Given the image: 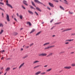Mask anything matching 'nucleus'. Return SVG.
<instances>
[{"label":"nucleus","instance_id":"1","mask_svg":"<svg viewBox=\"0 0 75 75\" xmlns=\"http://www.w3.org/2000/svg\"><path fill=\"white\" fill-rule=\"evenodd\" d=\"M47 53H42V54H39V57H45V56H47Z\"/></svg>","mask_w":75,"mask_h":75},{"label":"nucleus","instance_id":"2","mask_svg":"<svg viewBox=\"0 0 75 75\" xmlns=\"http://www.w3.org/2000/svg\"><path fill=\"white\" fill-rule=\"evenodd\" d=\"M6 5L8 6V7H10L11 8H13V7L11 5H10V4H8V0H7L6 1Z\"/></svg>","mask_w":75,"mask_h":75},{"label":"nucleus","instance_id":"3","mask_svg":"<svg viewBox=\"0 0 75 75\" xmlns=\"http://www.w3.org/2000/svg\"><path fill=\"white\" fill-rule=\"evenodd\" d=\"M55 47V45H54L51 46H48L47 47L45 48V50H48V49H50V48H53V47Z\"/></svg>","mask_w":75,"mask_h":75},{"label":"nucleus","instance_id":"4","mask_svg":"<svg viewBox=\"0 0 75 75\" xmlns=\"http://www.w3.org/2000/svg\"><path fill=\"white\" fill-rule=\"evenodd\" d=\"M72 28H67L66 29H65L62 32H65V31H70V30H72Z\"/></svg>","mask_w":75,"mask_h":75},{"label":"nucleus","instance_id":"5","mask_svg":"<svg viewBox=\"0 0 75 75\" xmlns=\"http://www.w3.org/2000/svg\"><path fill=\"white\" fill-rule=\"evenodd\" d=\"M34 1L35 2V3H38V4H43L40 1H39L38 0H34Z\"/></svg>","mask_w":75,"mask_h":75},{"label":"nucleus","instance_id":"6","mask_svg":"<svg viewBox=\"0 0 75 75\" xmlns=\"http://www.w3.org/2000/svg\"><path fill=\"white\" fill-rule=\"evenodd\" d=\"M7 16H6V19L8 21V22H10V17H9V16L8 15V14H6Z\"/></svg>","mask_w":75,"mask_h":75},{"label":"nucleus","instance_id":"7","mask_svg":"<svg viewBox=\"0 0 75 75\" xmlns=\"http://www.w3.org/2000/svg\"><path fill=\"white\" fill-rule=\"evenodd\" d=\"M72 67L71 66H68V67H64L65 69H71Z\"/></svg>","mask_w":75,"mask_h":75},{"label":"nucleus","instance_id":"8","mask_svg":"<svg viewBox=\"0 0 75 75\" xmlns=\"http://www.w3.org/2000/svg\"><path fill=\"white\" fill-rule=\"evenodd\" d=\"M49 5L52 7H54V5L53 4L49 2Z\"/></svg>","mask_w":75,"mask_h":75},{"label":"nucleus","instance_id":"9","mask_svg":"<svg viewBox=\"0 0 75 75\" xmlns=\"http://www.w3.org/2000/svg\"><path fill=\"white\" fill-rule=\"evenodd\" d=\"M27 1L25 0H24L23 1V3H24V4H25L26 6H28V4H27Z\"/></svg>","mask_w":75,"mask_h":75},{"label":"nucleus","instance_id":"10","mask_svg":"<svg viewBox=\"0 0 75 75\" xmlns=\"http://www.w3.org/2000/svg\"><path fill=\"white\" fill-rule=\"evenodd\" d=\"M24 64H25L24 63H23L21 64L19 67V69H20L21 68V67H23V66H24Z\"/></svg>","mask_w":75,"mask_h":75},{"label":"nucleus","instance_id":"11","mask_svg":"<svg viewBox=\"0 0 75 75\" xmlns=\"http://www.w3.org/2000/svg\"><path fill=\"white\" fill-rule=\"evenodd\" d=\"M50 44V42H48L47 43H45L43 45V46H45L46 45H49Z\"/></svg>","mask_w":75,"mask_h":75},{"label":"nucleus","instance_id":"12","mask_svg":"<svg viewBox=\"0 0 75 75\" xmlns=\"http://www.w3.org/2000/svg\"><path fill=\"white\" fill-rule=\"evenodd\" d=\"M53 54H54V53H52L47 55V57H51V56H52V55H53Z\"/></svg>","mask_w":75,"mask_h":75},{"label":"nucleus","instance_id":"13","mask_svg":"<svg viewBox=\"0 0 75 75\" xmlns=\"http://www.w3.org/2000/svg\"><path fill=\"white\" fill-rule=\"evenodd\" d=\"M74 39H70V40H65L66 42H67V41H69L71 42V41H74Z\"/></svg>","mask_w":75,"mask_h":75},{"label":"nucleus","instance_id":"14","mask_svg":"<svg viewBox=\"0 0 75 75\" xmlns=\"http://www.w3.org/2000/svg\"><path fill=\"white\" fill-rule=\"evenodd\" d=\"M31 2L32 3V4L33 6L35 7H36V6H35V3H34V2L33 1H31Z\"/></svg>","mask_w":75,"mask_h":75},{"label":"nucleus","instance_id":"15","mask_svg":"<svg viewBox=\"0 0 75 75\" xmlns=\"http://www.w3.org/2000/svg\"><path fill=\"white\" fill-rule=\"evenodd\" d=\"M36 9L37 10H38V11H40V12H41V10L40 9V8L38 7H36Z\"/></svg>","mask_w":75,"mask_h":75},{"label":"nucleus","instance_id":"16","mask_svg":"<svg viewBox=\"0 0 75 75\" xmlns=\"http://www.w3.org/2000/svg\"><path fill=\"white\" fill-rule=\"evenodd\" d=\"M40 61H38V60H36L35 61H34L33 62V64H36V63H38Z\"/></svg>","mask_w":75,"mask_h":75},{"label":"nucleus","instance_id":"17","mask_svg":"<svg viewBox=\"0 0 75 75\" xmlns=\"http://www.w3.org/2000/svg\"><path fill=\"white\" fill-rule=\"evenodd\" d=\"M41 71H39L36 72L35 74V75H39V74H40L41 73Z\"/></svg>","mask_w":75,"mask_h":75},{"label":"nucleus","instance_id":"18","mask_svg":"<svg viewBox=\"0 0 75 75\" xmlns=\"http://www.w3.org/2000/svg\"><path fill=\"white\" fill-rule=\"evenodd\" d=\"M28 12H29V13H30V14H32V15H33V14H34V13H33V12L31 11L28 10Z\"/></svg>","mask_w":75,"mask_h":75},{"label":"nucleus","instance_id":"19","mask_svg":"<svg viewBox=\"0 0 75 75\" xmlns=\"http://www.w3.org/2000/svg\"><path fill=\"white\" fill-rule=\"evenodd\" d=\"M17 34H18V33L16 32H14L13 33V35H17Z\"/></svg>","mask_w":75,"mask_h":75},{"label":"nucleus","instance_id":"20","mask_svg":"<svg viewBox=\"0 0 75 75\" xmlns=\"http://www.w3.org/2000/svg\"><path fill=\"white\" fill-rule=\"evenodd\" d=\"M27 24H28V25L29 24V25H30V26H31V23L30 22H27Z\"/></svg>","mask_w":75,"mask_h":75},{"label":"nucleus","instance_id":"21","mask_svg":"<svg viewBox=\"0 0 75 75\" xmlns=\"http://www.w3.org/2000/svg\"><path fill=\"white\" fill-rule=\"evenodd\" d=\"M10 69V68L8 67L6 68V71H8Z\"/></svg>","mask_w":75,"mask_h":75},{"label":"nucleus","instance_id":"22","mask_svg":"<svg viewBox=\"0 0 75 75\" xmlns=\"http://www.w3.org/2000/svg\"><path fill=\"white\" fill-rule=\"evenodd\" d=\"M64 0L65 1L64 2V3L65 4H68V1H67L66 0Z\"/></svg>","mask_w":75,"mask_h":75},{"label":"nucleus","instance_id":"23","mask_svg":"<svg viewBox=\"0 0 75 75\" xmlns=\"http://www.w3.org/2000/svg\"><path fill=\"white\" fill-rule=\"evenodd\" d=\"M40 66H41V65H39L38 66H35V67H34V69H35V68H38V67H40Z\"/></svg>","mask_w":75,"mask_h":75},{"label":"nucleus","instance_id":"24","mask_svg":"<svg viewBox=\"0 0 75 75\" xmlns=\"http://www.w3.org/2000/svg\"><path fill=\"white\" fill-rule=\"evenodd\" d=\"M52 69H50L46 70V72H50V71H51Z\"/></svg>","mask_w":75,"mask_h":75},{"label":"nucleus","instance_id":"25","mask_svg":"<svg viewBox=\"0 0 75 75\" xmlns=\"http://www.w3.org/2000/svg\"><path fill=\"white\" fill-rule=\"evenodd\" d=\"M27 57H28V55H26L25 57H23V59H25V58H26Z\"/></svg>","mask_w":75,"mask_h":75},{"label":"nucleus","instance_id":"26","mask_svg":"<svg viewBox=\"0 0 75 75\" xmlns=\"http://www.w3.org/2000/svg\"><path fill=\"white\" fill-rule=\"evenodd\" d=\"M30 8H32V9H34V10H35V8H34L33 6L31 5H30Z\"/></svg>","mask_w":75,"mask_h":75},{"label":"nucleus","instance_id":"27","mask_svg":"<svg viewBox=\"0 0 75 75\" xmlns=\"http://www.w3.org/2000/svg\"><path fill=\"white\" fill-rule=\"evenodd\" d=\"M40 33H41V32H38L37 34H36V36L37 35H40Z\"/></svg>","mask_w":75,"mask_h":75},{"label":"nucleus","instance_id":"28","mask_svg":"<svg viewBox=\"0 0 75 75\" xmlns=\"http://www.w3.org/2000/svg\"><path fill=\"white\" fill-rule=\"evenodd\" d=\"M34 31H35V29H33L32 31L30 33L31 34V33H33V32H34Z\"/></svg>","mask_w":75,"mask_h":75},{"label":"nucleus","instance_id":"29","mask_svg":"<svg viewBox=\"0 0 75 75\" xmlns=\"http://www.w3.org/2000/svg\"><path fill=\"white\" fill-rule=\"evenodd\" d=\"M3 26H4L3 24L2 23H0V27H3Z\"/></svg>","mask_w":75,"mask_h":75},{"label":"nucleus","instance_id":"30","mask_svg":"<svg viewBox=\"0 0 75 75\" xmlns=\"http://www.w3.org/2000/svg\"><path fill=\"white\" fill-rule=\"evenodd\" d=\"M60 8L62 9V10H64V8L63 7H62V6H60Z\"/></svg>","mask_w":75,"mask_h":75},{"label":"nucleus","instance_id":"31","mask_svg":"<svg viewBox=\"0 0 75 75\" xmlns=\"http://www.w3.org/2000/svg\"><path fill=\"white\" fill-rule=\"evenodd\" d=\"M45 74H46V72H43L41 73V75H45Z\"/></svg>","mask_w":75,"mask_h":75},{"label":"nucleus","instance_id":"32","mask_svg":"<svg viewBox=\"0 0 75 75\" xmlns=\"http://www.w3.org/2000/svg\"><path fill=\"white\" fill-rule=\"evenodd\" d=\"M71 66H72V67H75V63L72 64Z\"/></svg>","mask_w":75,"mask_h":75},{"label":"nucleus","instance_id":"33","mask_svg":"<svg viewBox=\"0 0 75 75\" xmlns=\"http://www.w3.org/2000/svg\"><path fill=\"white\" fill-rule=\"evenodd\" d=\"M19 17L21 19H23V16L22 15L19 16Z\"/></svg>","mask_w":75,"mask_h":75},{"label":"nucleus","instance_id":"34","mask_svg":"<svg viewBox=\"0 0 75 75\" xmlns=\"http://www.w3.org/2000/svg\"><path fill=\"white\" fill-rule=\"evenodd\" d=\"M5 52V51H4V50H3L2 51H1L0 52H1V53H2V54H3V52Z\"/></svg>","mask_w":75,"mask_h":75},{"label":"nucleus","instance_id":"35","mask_svg":"<svg viewBox=\"0 0 75 75\" xmlns=\"http://www.w3.org/2000/svg\"><path fill=\"white\" fill-rule=\"evenodd\" d=\"M4 31L3 30H1V32L0 33V34H2V33H3V32H4Z\"/></svg>","mask_w":75,"mask_h":75},{"label":"nucleus","instance_id":"36","mask_svg":"<svg viewBox=\"0 0 75 75\" xmlns=\"http://www.w3.org/2000/svg\"><path fill=\"white\" fill-rule=\"evenodd\" d=\"M0 10H2V11H4V12H5V11H4V9H2V8H0Z\"/></svg>","mask_w":75,"mask_h":75},{"label":"nucleus","instance_id":"37","mask_svg":"<svg viewBox=\"0 0 75 75\" xmlns=\"http://www.w3.org/2000/svg\"><path fill=\"white\" fill-rule=\"evenodd\" d=\"M65 44L66 45H68V44H69V42H66L65 43Z\"/></svg>","mask_w":75,"mask_h":75},{"label":"nucleus","instance_id":"38","mask_svg":"<svg viewBox=\"0 0 75 75\" xmlns=\"http://www.w3.org/2000/svg\"><path fill=\"white\" fill-rule=\"evenodd\" d=\"M33 45H34V43H32L30 44V47H31V46H33Z\"/></svg>","mask_w":75,"mask_h":75},{"label":"nucleus","instance_id":"39","mask_svg":"<svg viewBox=\"0 0 75 75\" xmlns=\"http://www.w3.org/2000/svg\"><path fill=\"white\" fill-rule=\"evenodd\" d=\"M69 14H73V13L71 12H70V11H69Z\"/></svg>","mask_w":75,"mask_h":75},{"label":"nucleus","instance_id":"40","mask_svg":"<svg viewBox=\"0 0 75 75\" xmlns=\"http://www.w3.org/2000/svg\"><path fill=\"white\" fill-rule=\"evenodd\" d=\"M25 48H26V49H27V48H29V46H25Z\"/></svg>","mask_w":75,"mask_h":75},{"label":"nucleus","instance_id":"41","mask_svg":"<svg viewBox=\"0 0 75 75\" xmlns=\"http://www.w3.org/2000/svg\"><path fill=\"white\" fill-rule=\"evenodd\" d=\"M47 9H48V10H51V8H50L48 7H47Z\"/></svg>","mask_w":75,"mask_h":75},{"label":"nucleus","instance_id":"42","mask_svg":"<svg viewBox=\"0 0 75 75\" xmlns=\"http://www.w3.org/2000/svg\"><path fill=\"white\" fill-rule=\"evenodd\" d=\"M35 13L37 16H38V13H37V12L35 11Z\"/></svg>","mask_w":75,"mask_h":75},{"label":"nucleus","instance_id":"43","mask_svg":"<svg viewBox=\"0 0 75 75\" xmlns=\"http://www.w3.org/2000/svg\"><path fill=\"white\" fill-rule=\"evenodd\" d=\"M71 35H75V33H72L71 34Z\"/></svg>","mask_w":75,"mask_h":75},{"label":"nucleus","instance_id":"44","mask_svg":"<svg viewBox=\"0 0 75 75\" xmlns=\"http://www.w3.org/2000/svg\"><path fill=\"white\" fill-rule=\"evenodd\" d=\"M22 8H23L24 9H25V7H24V6L23 5L22 6Z\"/></svg>","mask_w":75,"mask_h":75},{"label":"nucleus","instance_id":"45","mask_svg":"<svg viewBox=\"0 0 75 75\" xmlns=\"http://www.w3.org/2000/svg\"><path fill=\"white\" fill-rule=\"evenodd\" d=\"M0 4H2V5H4V3H1V2H0Z\"/></svg>","mask_w":75,"mask_h":75},{"label":"nucleus","instance_id":"46","mask_svg":"<svg viewBox=\"0 0 75 75\" xmlns=\"http://www.w3.org/2000/svg\"><path fill=\"white\" fill-rule=\"evenodd\" d=\"M54 21V19H52L50 21V23H52Z\"/></svg>","mask_w":75,"mask_h":75},{"label":"nucleus","instance_id":"47","mask_svg":"<svg viewBox=\"0 0 75 75\" xmlns=\"http://www.w3.org/2000/svg\"><path fill=\"white\" fill-rule=\"evenodd\" d=\"M4 57H2L1 59H2V60H3L4 59Z\"/></svg>","mask_w":75,"mask_h":75},{"label":"nucleus","instance_id":"48","mask_svg":"<svg viewBox=\"0 0 75 75\" xmlns=\"http://www.w3.org/2000/svg\"><path fill=\"white\" fill-rule=\"evenodd\" d=\"M17 69V67H15L13 69V70H14V69Z\"/></svg>","mask_w":75,"mask_h":75},{"label":"nucleus","instance_id":"49","mask_svg":"<svg viewBox=\"0 0 75 75\" xmlns=\"http://www.w3.org/2000/svg\"><path fill=\"white\" fill-rule=\"evenodd\" d=\"M61 22H59L58 23H56L57 24H61Z\"/></svg>","mask_w":75,"mask_h":75},{"label":"nucleus","instance_id":"50","mask_svg":"<svg viewBox=\"0 0 75 75\" xmlns=\"http://www.w3.org/2000/svg\"><path fill=\"white\" fill-rule=\"evenodd\" d=\"M14 20H15L16 21H17V22H18L17 20V19H16V18H14Z\"/></svg>","mask_w":75,"mask_h":75},{"label":"nucleus","instance_id":"51","mask_svg":"<svg viewBox=\"0 0 75 75\" xmlns=\"http://www.w3.org/2000/svg\"><path fill=\"white\" fill-rule=\"evenodd\" d=\"M74 53V52H72L70 53L71 54H73Z\"/></svg>","mask_w":75,"mask_h":75},{"label":"nucleus","instance_id":"52","mask_svg":"<svg viewBox=\"0 0 75 75\" xmlns=\"http://www.w3.org/2000/svg\"><path fill=\"white\" fill-rule=\"evenodd\" d=\"M54 27H55V26H53L52 28L51 29V30H52V29H53V28H54Z\"/></svg>","mask_w":75,"mask_h":75},{"label":"nucleus","instance_id":"53","mask_svg":"<svg viewBox=\"0 0 75 75\" xmlns=\"http://www.w3.org/2000/svg\"><path fill=\"white\" fill-rule=\"evenodd\" d=\"M23 50H24V49H23V48H21V51H23Z\"/></svg>","mask_w":75,"mask_h":75},{"label":"nucleus","instance_id":"54","mask_svg":"<svg viewBox=\"0 0 75 75\" xmlns=\"http://www.w3.org/2000/svg\"><path fill=\"white\" fill-rule=\"evenodd\" d=\"M48 67V65H46L44 66V67Z\"/></svg>","mask_w":75,"mask_h":75},{"label":"nucleus","instance_id":"55","mask_svg":"<svg viewBox=\"0 0 75 75\" xmlns=\"http://www.w3.org/2000/svg\"><path fill=\"white\" fill-rule=\"evenodd\" d=\"M16 15H17V16L18 17H19V15H18V13H17L16 14Z\"/></svg>","mask_w":75,"mask_h":75},{"label":"nucleus","instance_id":"56","mask_svg":"<svg viewBox=\"0 0 75 75\" xmlns=\"http://www.w3.org/2000/svg\"><path fill=\"white\" fill-rule=\"evenodd\" d=\"M2 16L3 17H4V13H2Z\"/></svg>","mask_w":75,"mask_h":75},{"label":"nucleus","instance_id":"57","mask_svg":"<svg viewBox=\"0 0 75 75\" xmlns=\"http://www.w3.org/2000/svg\"><path fill=\"white\" fill-rule=\"evenodd\" d=\"M3 73V72H0V75L1 74H2Z\"/></svg>","mask_w":75,"mask_h":75},{"label":"nucleus","instance_id":"58","mask_svg":"<svg viewBox=\"0 0 75 75\" xmlns=\"http://www.w3.org/2000/svg\"><path fill=\"white\" fill-rule=\"evenodd\" d=\"M25 45H23V48H24V47H25Z\"/></svg>","mask_w":75,"mask_h":75},{"label":"nucleus","instance_id":"59","mask_svg":"<svg viewBox=\"0 0 75 75\" xmlns=\"http://www.w3.org/2000/svg\"><path fill=\"white\" fill-rule=\"evenodd\" d=\"M3 69V67H1V70H2V69Z\"/></svg>","mask_w":75,"mask_h":75},{"label":"nucleus","instance_id":"60","mask_svg":"<svg viewBox=\"0 0 75 75\" xmlns=\"http://www.w3.org/2000/svg\"><path fill=\"white\" fill-rule=\"evenodd\" d=\"M62 70H61V71H60L59 72L60 73H61V72H62Z\"/></svg>","mask_w":75,"mask_h":75},{"label":"nucleus","instance_id":"61","mask_svg":"<svg viewBox=\"0 0 75 75\" xmlns=\"http://www.w3.org/2000/svg\"><path fill=\"white\" fill-rule=\"evenodd\" d=\"M5 24H7V22H5Z\"/></svg>","mask_w":75,"mask_h":75},{"label":"nucleus","instance_id":"62","mask_svg":"<svg viewBox=\"0 0 75 75\" xmlns=\"http://www.w3.org/2000/svg\"><path fill=\"white\" fill-rule=\"evenodd\" d=\"M6 74H7V73H5L4 74V75H6Z\"/></svg>","mask_w":75,"mask_h":75},{"label":"nucleus","instance_id":"63","mask_svg":"<svg viewBox=\"0 0 75 75\" xmlns=\"http://www.w3.org/2000/svg\"><path fill=\"white\" fill-rule=\"evenodd\" d=\"M56 1V2H57V3H58V1Z\"/></svg>","mask_w":75,"mask_h":75},{"label":"nucleus","instance_id":"64","mask_svg":"<svg viewBox=\"0 0 75 75\" xmlns=\"http://www.w3.org/2000/svg\"><path fill=\"white\" fill-rule=\"evenodd\" d=\"M64 30V29H63V28L61 29V30Z\"/></svg>","mask_w":75,"mask_h":75}]
</instances>
